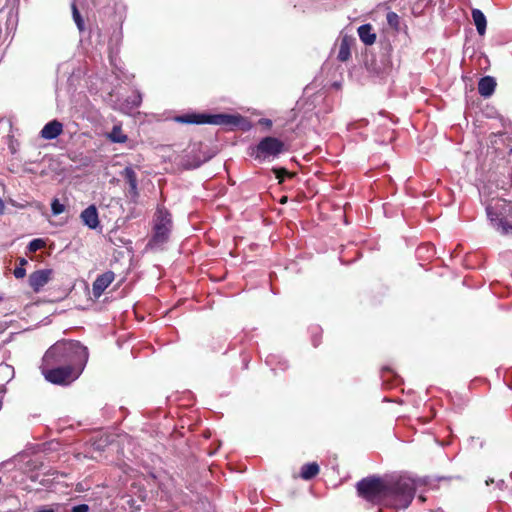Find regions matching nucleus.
Instances as JSON below:
<instances>
[{
	"instance_id": "nucleus-1",
	"label": "nucleus",
	"mask_w": 512,
	"mask_h": 512,
	"mask_svg": "<svg viewBox=\"0 0 512 512\" xmlns=\"http://www.w3.org/2000/svg\"><path fill=\"white\" fill-rule=\"evenodd\" d=\"M360 497L373 504L405 509L412 502L416 482L407 476H371L357 483Z\"/></svg>"
},
{
	"instance_id": "nucleus-2",
	"label": "nucleus",
	"mask_w": 512,
	"mask_h": 512,
	"mask_svg": "<svg viewBox=\"0 0 512 512\" xmlns=\"http://www.w3.org/2000/svg\"><path fill=\"white\" fill-rule=\"evenodd\" d=\"M42 360L56 365L74 366L83 370L88 361V349L78 341L61 340L53 344Z\"/></svg>"
},
{
	"instance_id": "nucleus-3",
	"label": "nucleus",
	"mask_w": 512,
	"mask_h": 512,
	"mask_svg": "<svg viewBox=\"0 0 512 512\" xmlns=\"http://www.w3.org/2000/svg\"><path fill=\"white\" fill-rule=\"evenodd\" d=\"M486 206L487 217L491 225L502 235L512 234V203L501 198L483 199Z\"/></svg>"
},
{
	"instance_id": "nucleus-4",
	"label": "nucleus",
	"mask_w": 512,
	"mask_h": 512,
	"mask_svg": "<svg viewBox=\"0 0 512 512\" xmlns=\"http://www.w3.org/2000/svg\"><path fill=\"white\" fill-rule=\"evenodd\" d=\"M175 121L183 124H212L224 127H237L245 121V119L237 114H197L190 113L175 117Z\"/></svg>"
},
{
	"instance_id": "nucleus-5",
	"label": "nucleus",
	"mask_w": 512,
	"mask_h": 512,
	"mask_svg": "<svg viewBox=\"0 0 512 512\" xmlns=\"http://www.w3.org/2000/svg\"><path fill=\"white\" fill-rule=\"evenodd\" d=\"M44 378L53 384L68 385L76 380L83 370H78L74 366L56 365L46 363L42 360L40 366Z\"/></svg>"
},
{
	"instance_id": "nucleus-6",
	"label": "nucleus",
	"mask_w": 512,
	"mask_h": 512,
	"mask_svg": "<svg viewBox=\"0 0 512 512\" xmlns=\"http://www.w3.org/2000/svg\"><path fill=\"white\" fill-rule=\"evenodd\" d=\"M172 228L170 213L162 207H158L154 216V233L150 241L151 246H158L168 240Z\"/></svg>"
},
{
	"instance_id": "nucleus-7",
	"label": "nucleus",
	"mask_w": 512,
	"mask_h": 512,
	"mask_svg": "<svg viewBox=\"0 0 512 512\" xmlns=\"http://www.w3.org/2000/svg\"><path fill=\"white\" fill-rule=\"evenodd\" d=\"M284 150V143L275 137H265L254 148L252 155L259 160L276 157Z\"/></svg>"
},
{
	"instance_id": "nucleus-8",
	"label": "nucleus",
	"mask_w": 512,
	"mask_h": 512,
	"mask_svg": "<svg viewBox=\"0 0 512 512\" xmlns=\"http://www.w3.org/2000/svg\"><path fill=\"white\" fill-rule=\"evenodd\" d=\"M52 274L51 269L37 270L29 276V285L35 292H39L50 281Z\"/></svg>"
},
{
	"instance_id": "nucleus-9",
	"label": "nucleus",
	"mask_w": 512,
	"mask_h": 512,
	"mask_svg": "<svg viewBox=\"0 0 512 512\" xmlns=\"http://www.w3.org/2000/svg\"><path fill=\"white\" fill-rule=\"evenodd\" d=\"M114 278L115 275L112 271H107L99 275L93 283V295L96 298L100 297L105 289L113 282Z\"/></svg>"
},
{
	"instance_id": "nucleus-10",
	"label": "nucleus",
	"mask_w": 512,
	"mask_h": 512,
	"mask_svg": "<svg viewBox=\"0 0 512 512\" xmlns=\"http://www.w3.org/2000/svg\"><path fill=\"white\" fill-rule=\"evenodd\" d=\"M63 132V124L58 120L48 122L41 130L40 135L45 140H53Z\"/></svg>"
},
{
	"instance_id": "nucleus-11",
	"label": "nucleus",
	"mask_w": 512,
	"mask_h": 512,
	"mask_svg": "<svg viewBox=\"0 0 512 512\" xmlns=\"http://www.w3.org/2000/svg\"><path fill=\"white\" fill-rule=\"evenodd\" d=\"M80 218L83 224L90 229H96L99 226L98 212L94 205H90L84 209L80 214Z\"/></svg>"
},
{
	"instance_id": "nucleus-12",
	"label": "nucleus",
	"mask_w": 512,
	"mask_h": 512,
	"mask_svg": "<svg viewBox=\"0 0 512 512\" xmlns=\"http://www.w3.org/2000/svg\"><path fill=\"white\" fill-rule=\"evenodd\" d=\"M124 179L129 184V195L131 198L135 199L138 197V184H137V176L133 168L126 167L122 172Z\"/></svg>"
},
{
	"instance_id": "nucleus-13",
	"label": "nucleus",
	"mask_w": 512,
	"mask_h": 512,
	"mask_svg": "<svg viewBox=\"0 0 512 512\" xmlns=\"http://www.w3.org/2000/svg\"><path fill=\"white\" fill-rule=\"evenodd\" d=\"M496 87V81L491 76H485L478 83V92L483 97H490Z\"/></svg>"
},
{
	"instance_id": "nucleus-14",
	"label": "nucleus",
	"mask_w": 512,
	"mask_h": 512,
	"mask_svg": "<svg viewBox=\"0 0 512 512\" xmlns=\"http://www.w3.org/2000/svg\"><path fill=\"white\" fill-rule=\"evenodd\" d=\"M358 36L365 45H372L376 41V34L370 24L361 25L358 28Z\"/></svg>"
},
{
	"instance_id": "nucleus-15",
	"label": "nucleus",
	"mask_w": 512,
	"mask_h": 512,
	"mask_svg": "<svg viewBox=\"0 0 512 512\" xmlns=\"http://www.w3.org/2000/svg\"><path fill=\"white\" fill-rule=\"evenodd\" d=\"M472 18L474 21V24L476 26L477 32L479 35L483 36L486 32V17L483 14V12L479 9H473L472 10Z\"/></svg>"
},
{
	"instance_id": "nucleus-16",
	"label": "nucleus",
	"mask_w": 512,
	"mask_h": 512,
	"mask_svg": "<svg viewBox=\"0 0 512 512\" xmlns=\"http://www.w3.org/2000/svg\"><path fill=\"white\" fill-rule=\"evenodd\" d=\"M319 465L316 462H310L304 464L301 467L300 477L303 480H310L314 478L319 473Z\"/></svg>"
},
{
	"instance_id": "nucleus-17",
	"label": "nucleus",
	"mask_w": 512,
	"mask_h": 512,
	"mask_svg": "<svg viewBox=\"0 0 512 512\" xmlns=\"http://www.w3.org/2000/svg\"><path fill=\"white\" fill-rule=\"evenodd\" d=\"M109 138L114 143H124L127 140V136L122 132L119 126H114L109 134Z\"/></svg>"
},
{
	"instance_id": "nucleus-18",
	"label": "nucleus",
	"mask_w": 512,
	"mask_h": 512,
	"mask_svg": "<svg viewBox=\"0 0 512 512\" xmlns=\"http://www.w3.org/2000/svg\"><path fill=\"white\" fill-rule=\"evenodd\" d=\"M350 57V48L346 38H343L340 44L338 59L340 61H346Z\"/></svg>"
},
{
	"instance_id": "nucleus-19",
	"label": "nucleus",
	"mask_w": 512,
	"mask_h": 512,
	"mask_svg": "<svg viewBox=\"0 0 512 512\" xmlns=\"http://www.w3.org/2000/svg\"><path fill=\"white\" fill-rule=\"evenodd\" d=\"M141 101H142V97H141L140 93H135L129 99L126 100L127 108L129 110H133V109L139 107V105L141 104Z\"/></svg>"
},
{
	"instance_id": "nucleus-20",
	"label": "nucleus",
	"mask_w": 512,
	"mask_h": 512,
	"mask_svg": "<svg viewBox=\"0 0 512 512\" xmlns=\"http://www.w3.org/2000/svg\"><path fill=\"white\" fill-rule=\"evenodd\" d=\"M28 263V261L25 259V258H20L19 260V266L16 267L14 269V276L17 278V279H21L23 277H25L26 275V270L24 268V266Z\"/></svg>"
},
{
	"instance_id": "nucleus-21",
	"label": "nucleus",
	"mask_w": 512,
	"mask_h": 512,
	"mask_svg": "<svg viewBox=\"0 0 512 512\" xmlns=\"http://www.w3.org/2000/svg\"><path fill=\"white\" fill-rule=\"evenodd\" d=\"M386 19H387V23L389 24L390 27H392L396 30L399 28L400 17L398 16L397 13L392 12V11L388 12Z\"/></svg>"
},
{
	"instance_id": "nucleus-22",
	"label": "nucleus",
	"mask_w": 512,
	"mask_h": 512,
	"mask_svg": "<svg viewBox=\"0 0 512 512\" xmlns=\"http://www.w3.org/2000/svg\"><path fill=\"white\" fill-rule=\"evenodd\" d=\"M45 246V241L42 239H33L27 246L30 253L36 252Z\"/></svg>"
},
{
	"instance_id": "nucleus-23",
	"label": "nucleus",
	"mask_w": 512,
	"mask_h": 512,
	"mask_svg": "<svg viewBox=\"0 0 512 512\" xmlns=\"http://www.w3.org/2000/svg\"><path fill=\"white\" fill-rule=\"evenodd\" d=\"M51 210L53 215L57 216L64 212L65 206L62 203H60V201L57 198H55L51 203Z\"/></svg>"
},
{
	"instance_id": "nucleus-24",
	"label": "nucleus",
	"mask_w": 512,
	"mask_h": 512,
	"mask_svg": "<svg viewBox=\"0 0 512 512\" xmlns=\"http://www.w3.org/2000/svg\"><path fill=\"white\" fill-rule=\"evenodd\" d=\"M72 12L77 27L79 28V30H83L84 22L75 4L72 5Z\"/></svg>"
},
{
	"instance_id": "nucleus-25",
	"label": "nucleus",
	"mask_w": 512,
	"mask_h": 512,
	"mask_svg": "<svg viewBox=\"0 0 512 512\" xmlns=\"http://www.w3.org/2000/svg\"><path fill=\"white\" fill-rule=\"evenodd\" d=\"M205 161H206V159H205V160L194 159L193 161H191V160H190V158H188V159L184 162V164H183V165H184V167H185L186 169H196V168L200 167V166H201V164H202L203 162H205Z\"/></svg>"
},
{
	"instance_id": "nucleus-26",
	"label": "nucleus",
	"mask_w": 512,
	"mask_h": 512,
	"mask_svg": "<svg viewBox=\"0 0 512 512\" xmlns=\"http://www.w3.org/2000/svg\"><path fill=\"white\" fill-rule=\"evenodd\" d=\"M274 173L276 175V178L279 179L280 182L283 181L284 176L289 175V173L285 169H274Z\"/></svg>"
},
{
	"instance_id": "nucleus-27",
	"label": "nucleus",
	"mask_w": 512,
	"mask_h": 512,
	"mask_svg": "<svg viewBox=\"0 0 512 512\" xmlns=\"http://www.w3.org/2000/svg\"><path fill=\"white\" fill-rule=\"evenodd\" d=\"M72 512H89V506L87 504L76 505L72 508Z\"/></svg>"
},
{
	"instance_id": "nucleus-28",
	"label": "nucleus",
	"mask_w": 512,
	"mask_h": 512,
	"mask_svg": "<svg viewBox=\"0 0 512 512\" xmlns=\"http://www.w3.org/2000/svg\"><path fill=\"white\" fill-rule=\"evenodd\" d=\"M260 122L267 127H271L272 125V121L270 119H262Z\"/></svg>"
},
{
	"instance_id": "nucleus-29",
	"label": "nucleus",
	"mask_w": 512,
	"mask_h": 512,
	"mask_svg": "<svg viewBox=\"0 0 512 512\" xmlns=\"http://www.w3.org/2000/svg\"><path fill=\"white\" fill-rule=\"evenodd\" d=\"M497 487L502 490L504 488L505 482L504 480H499L497 483Z\"/></svg>"
},
{
	"instance_id": "nucleus-30",
	"label": "nucleus",
	"mask_w": 512,
	"mask_h": 512,
	"mask_svg": "<svg viewBox=\"0 0 512 512\" xmlns=\"http://www.w3.org/2000/svg\"><path fill=\"white\" fill-rule=\"evenodd\" d=\"M5 205L2 199H0V215L4 213Z\"/></svg>"
},
{
	"instance_id": "nucleus-31",
	"label": "nucleus",
	"mask_w": 512,
	"mask_h": 512,
	"mask_svg": "<svg viewBox=\"0 0 512 512\" xmlns=\"http://www.w3.org/2000/svg\"><path fill=\"white\" fill-rule=\"evenodd\" d=\"M36 512H55V511L51 508H41V509L37 510Z\"/></svg>"
},
{
	"instance_id": "nucleus-32",
	"label": "nucleus",
	"mask_w": 512,
	"mask_h": 512,
	"mask_svg": "<svg viewBox=\"0 0 512 512\" xmlns=\"http://www.w3.org/2000/svg\"><path fill=\"white\" fill-rule=\"evenodd\" d=\"M491 483H494V479L490 478L486 480V485H490Z\"/></svg>"
},
{
	"instance_id": "nucleus-33",
	"label": "nucleus",
	"mask_w": 512,
	"mask_h": 512,
	"mask_svg": "<svg viewBox=\"0 0 512 512\" xmlns=\"http://www.w3.org/2000/svg\"><path fill=\"white\" fill-rule=\"evenodd\" d=\"M101 448H102L101 444H97V449H101Z\"/></svg>"
},
{
	"instance_id": "nucleus-34",
	"label": "nucleus",
	"mask_w": 512,
	"mask_h": 512,
	"mask_svg": "<svg viewBox=\"0 0 512 512\" xmlns=\"http://www.w3.org/2000/svg\"><path fill=\"white\" fill-rule=\"evenodd\" d=\"M511 152H512V150H511Z\"/></svg>"
}]
</instances>
